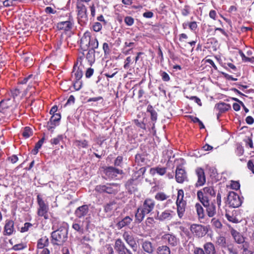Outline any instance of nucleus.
<instances>
[{
  "label": "nucleus",
  "instance_id": "f257e3e1",
  "mask_svg": "<svg viewBox=\"0 0 254 254\" xmlns=\"http://www.w3.org/2000/svg\"><path fill=\"white\" fill-rule=\"evenodd\" d=\"M52 229H56L51 233V243L54 246H62L67 240L68 231L66 227V223L60 222L58 218H52Z\"/></svg>",
  "mask_w": 254,
  "mask_h": 254
},
{
  "label": "nucleus",
  "instance_id": "f03ea898",
  "mask_svg": "<svg viewBox=\"0 0 254 254\" xmlns=\"http://www.w3.org/2000/svg\"><path fill=\"white\" fill-rule=\"evenodd\" d=\"M99 43L95 37H91L89 32H86L80 40V46L84 50L88 49L94 50L98 48Z\"/></svg>",
  "mask_w": 254,
  "mask_h": 254
},
{
  "label": "nucleus",
  "instance_id": "7ed1b4c3",
  "mask_svg": "<svg viewBox=\"0 0 254 254\" xmlns=\"http://www.w3.org/2000/svg\"><path fill=\"white\" fill-rule=\"evenodd\" d=\"M37 198L39 206L37 211L38 215L40 217H43L45 219H48L49 218L48 205L45 203L39 194L37 195Z\"/></svg>",
  "mask_w": 254,
  "mask_h": 254
},
{
  "label": "nucleus",
  "instance_id": "20e7f679",
  "mask_svg": "<svg viewBox=\"0 0 254 254\" xmlns=\"http://www.w3.org/2000/svg\"><path fill=\"white\" fill-rule=\"evenodd\" d=\"M91 225V221L89 218H86L85 220L81 222L80 220L75 221L72 225V228L79 233L83 234L84 232V226L86 231H88Z\"/></svg>",
  "mask_w": 254,
  "mask_h": 254
},
{
  "label": "nucleus",
  "instance_id": "39448f33",
  "mask_svg": "<svg viewBox=\"0 0 254 254\" xmlns=\"http://www.w3.org/2000/svg\"><path fill=\"white\" fill-rule=\"evenodd\" d=\"M77 8L78 22L81 25L85 24L88 21L87 8L81 2L77 3Z\"/></svg>",
  "mask_w": 254,
  "mask_h": 254
},
{
  "label": "nucleus",
  "instance_id": "423d86ee",
  "mask_svg": "<svg viewBox=\"0 0 254 254\" xmlns=\"http://www.w3.org/2000/svg\"><path fill=\"white\" fill-rule=\"evenodd\" d=\"M75 216L79 219H84L89 218L90 220V214L89 207L88 205L84 204L78 207L74 211Z\"/></svg>",
  "mask_w": 254,
  "mask_h": 254
},
{
  "label": "nucleus",
  "instance_id": "0eeeda50",
  "mask_svg": "<svg viewBox=\"0 0 254 254\" xmlns=\"http://www.w3.org/2000/svg\"><path fill=\"white\" fill-rule=\"evenodd\" d=\"M95 190L100 193L106 192L109 194L115 193L118 191V185L116 184L98 185Z\"/></svg>",
  "mask_w": 254,
  "mask_h": 254
},
{
  "label": "nucleus",
  "instance_id": "6e6552de",
  "mask_svg": "<svg viewBox=\"0 0 254 254\" xmlns=\"http://www.w3.org/2000/svg\"><path fill=\"white\" fill-rule=\"evenodd\" d=\"M227 199L230 206L234 208L238 207L242 204V201L239 196L234 191H231L229 193Z\"/></svg>",
  "mask_w": 254,
  "mask_h": 254
},
{
  "label": "nucleus",
  "instance_id": "1a4fd4ad",
  "mask_svg": "<svg viewBox=\"0 0 254 254\" xmlns=\"http://www.w3.org/2000/svg\"><path fill=\"white\" fill-rule=\"evenodd\" d=\"M161 239L171 247H176L180 243L179 239L172 233L165 234L162 236Z\"/></svg>",
  "mask_w": 254,
  "mask_h": 254
},
{
  "label": "nucleus",
  "instance_id": "9d476101",
  "mask_svg": "<svg viewBox=\"0 0 254 254\" xmlns=\"http://www.w3.org/2000/svg\"><path fill=\"white\" fill-rule=\"evenodd\" d=\"M114 248L119 254H132L131 251L126 247L123 241L120 238L116 240Z\"/></svg>",
  "mask_w": 254,
  "mask_h": 254
},
{
  "label": "nucleus",
  "instance_id": "9b49d317",
  "mask_svg": "<svg viewBox=\"0 0 254 254\" xmlns=\"http://www.w3.org/2000/svg\"><path fill=\"white\" fill-rule=\"evenodd\" d=\"M123 238L133 251L136 250L137 244L133 235L130 232L125 231L123 234Z\"/></svg>",
  "mask_w": 254,
  "mask_h": 254
},
{
  "label": "nucleus",
  "instance_id": "f8f14e48",
  "mask_svg": "<svg viewBox=\"0 0 254 254\" xmlns=\"http://www.w3.org/2000/svg\"><path fill=\"white\" fill-rule=\"evenodd\" d=\"M83 76L82 65L81 62L79 63L78 60L73 66L71 73V77L75 79H81Z\"/></svg>",
  "mask_w": 254,
  "mask_h": 254
},
{
  "label": "nucleus",
  "instance_id": "ddd939ff",
  "mask_svg": "<svg viewBox=\"0 0 254 254\" xmlns=\"http://www.w3.org/2000/svg\"><path fill=\"white\" fill-rule=\"evenodd\" d=\"M155 201L153 199L146 198L143 201L142 205L140 207L142 208L143 211L147 214L153 210L155 207Z\"/></svg>",
  "mask_w": 254,
  "mask_h": 254
},
{
  "label": "nucleus",
  "instance_id": "4468645a",
  "mask_svg": "<svg viewBox=\"0 0 254 254\" xmlns=\"http://www.w3.org/2000/svg\"><path fill=\"white\" fill-rule=\"evenodd\" d=\"M104 173L109 179H113L116 178L118 175L122 174L123 171L113 167H109L104 170Z\"/></svg>",
  "mask_w": 254,
  "mask_h": 254
},
{
  "label": "nucleus",
  "instance_id": "2eb2a0df",
  "mask_svg": "<svg viewBox=\"0 0 254 254\" xmlns=\"http://www.w3.org/2000/svg\"><path fill=\"white\" fill-rule=\"evenodd\" d=\"M61 118V117L60 114L57 113L52 115L47 124L48 129L53 131L55 127L58 125Z\"/></svg>",
  "mask_w": 254,
  "mask_h": 254
},
{
  "label": "nucleus",
  "instance_id": "dca6fc26",
  "mask_svg": "<svg viewBox=\"0 0 254 254\" xmlns=\"http://www.w3.org/2000/svg\"><path fill=\"white\" fill-rule=\"evenodd\" d=\"M195 173L197 177V181L196 183V186H203L206 181L203 170L200 168H197L195 170Z\"/></svg>",
  "mask_w": 254,
  "mask_h": 254
},
{
  "label": "nucleus",
  "instance_id": "f3484780",
  "mask_svg": "<svg viewBox=\"0 0 254 254\" xmlns=\"http://www.w3.org/2000/svg\"><path fill=\"white\" fill-rule=\"evenodd\" d=\"M176 180L179 183H183L187 179V174L184 169L178 167L176 170Z\"/></svg>",
  "mask_w": 254,
  "mask_h": 254
},
{
  "label": "nucleus",
  "instance_id": "a211bd4d",
  "mask_svg": "<svg viewBox=\"0 0 254 254\" xmlns=\"http://www.w3.org/2000/svg\"><path fill=\"white\" fill-rule=\"evenodd\" d=\"M175 212L171 210H165L158 216L160 221L170 220L175 215Z\"/></svg>",
  "mask_w": 254,
  "mask_h": 254
},
{
  "label": "nucleus",
  "instance_id": "6ab92c4d",
  "mask_svg": "<svg viewBox=\"0 0 254 254\" xmlns=\"http://www.w3.org/2000/svg\"><path fill=\"white\" fill-rule=\"evenodd\" d=\"M231 233L235 242L238 244L243 245L244 243H248L245 241L244 237L236 230L232 229Z\"/></svg>",
  "mask_w": 254,
  "mask_h": 254
},
{
  "label": "nucleus",
  "instance_id": "aec40b11",
  "mask_svg": "<svg viewBox=\"0 0 254 254\" xmlns=\"http://www.w3.org/2000/svg\"><path fill=\"white\" fill-rule=\"evenodd\" d=\"M49 245V239L47 236H44L39 239L37 241V250L45 249Z\"/></svg>",
  "mask_w": 254,
  "mask_h": 254
},
{
  "label": "nucleus",
  "instance_id": "412c9836",
  "mask_svg": "<svg viewBox=\"0 0 254 254\" xmlns=\"http://www.w3.org/2000/svg\"><path fill=\"white\" fill-rule=\"evenodd\" d=\"M205 207L206 208L207 214L209 217H212L215 216L216 213V208L214 202H212L209 203Z\"/></svg>",
  "mask_w": 254,
  "mask_h": 254
},
{
  "label": "nucleus",
  "instance_id": "4be33fe9",
  "mask_svg": "<svg viewBox=\"0 0 254 254\" xmlns=\"http://www.w3.org/2000/svg\"><path fill=\"white\" fill-rule=\"evenodd\" d=\"M143 250L147 253L151 254L154 252V247L152 243L149 241H144L142 243Z\"/></svg>",
  "mask_w": 254,
  "mask_h": 254
},
{
  "label": "nucleus",
  "instance_id": "5701e85b",
  "mask_svg": "<svg viewBox=\"0 0 254 254\" xmlns=\"http://www.w3.org/2000/svg\"><path fill=\"white\" fill-rule=\"evenodd\" d=\"M14 230V222L12 220H7L4 226L5 235H10Z\"/></svg>",
  "mask_w": 254,
  "mask_h": 254
},
{
  "label": "nucleus",
  "instance_id": "b1692460",
  "mask_svg": "<svg viewBox=\"0 0 254 254\" xmlns=\"http://www.w3.org/2000/svg\"><path fill=\"white\" fill-rule=\"evenodd\" d=\"M132 218L129 216H126L122 220L120 221L117 224V226L119 229L128 226L132 221Z\"/></svg>",
  "mask_w": 254,
  "mask_h": 254
},
{
  "label": "nucleus",
  "instance_id": "393cba45",
  "mask_svg": "<svg viewBox=\"0 0 254 254\" xmlns=\"http://www.w3.org/2000/svg\"><path fill=\"white\" fill-rule=\"evenodd\" d=\"M146 214H147L143 211V210L140 207H138L135 213V222L139 223L142 222Z\"/></svg>",
  "mask_w": 254,
  "mask_h": 254
},
{
  "label": "nucleus",
  "instance_id": "a878e982",
  "mask_svg": "<svg viewBox=\"0 0 254 254\" xmlns=\"http://www.w3.org/2000/svg\"><path fill=\"white\" fill-rule=\"evenodd\" d=\"M166 170L167 168L165 167L157 166L156 167L151 168L150 169V173L152 175H154L157 173L160 176H163L166 174Z\"/></svg>",
  "mask_w": 254,
  "mask_h": 254
},
{
  "label": "nucleus",
  "instance_id": "bb28decb",
  "mask_svg": "<svg viewBox=\"0 0 254 254\" xmlns=\"http://www.w3.org/2000/svg\"><path fill=\"white\" fill-rule=\"evenodd\" d=\"M57 27L59 29L68 31L72 27V23L69 21L60 22L57 24Z\"/></svg>",
  "mask_w": 254,
  "mask_h": 254
},
{
  "label": "nucleus",
  "instance_id": "cd10ccee",
  "mask_svg": "<svg viewBox=\"0 0 254 254\" xmlns=\"http://www.w3.org/2000/svg\"><path fill=\"white\" fill-rule=\"evenodd\" d=\"M215 108L221 113H224L231 109V106L229 104L221 102L216 104Z\"/></svg>",
  "mask_w": 254,
  "mask_h": 254
},
{
  "label": "nucleus",
  "instance_id": "c85d7f7f",
  "mask_svg": "<svg viewBox=\"0 0 254 254\" xmlns=\"http://www.w3.org/2000/svg\"><path fill=\"white\" fill-rule=\"evenodd\" d=\"M203 248L206 254H216L215 247L212 243L205 244Z\"/></svg>",
  "mask_w": 254,
  "mask_h": 254
},
{
  "label": "nucleus",
  "instance_id": "c756f323",
  "mask_svg": "<svg viewBox=\"0 0 254 254\" xmlns=\"http://www.w3.org/2000/svg\"><path fill=\"white\" fill-rule=\"evenodd\" d=\"M176 204L178 215L180 218H182L186 210V203H176Z\"/></svg>",
  "mask_w": 254,
  "mask_h": 254
},
{
  "label": "nucleus",
  "instance_id": "7c9ffc66",
  "mask_svg": "<svg viewBox=\"0 0 254 254\" xmlns=\"http://www.w3.org/2000/svg\"><path fill=\"white\" fill-rule=\"evenodd\" d=\"M197 195L198 198L200 200L203 205L205 207L206 205L209 204L210 203L208 199V198L204 195L202 191L199 190L197 192Z\"/></svg>",
  "mask_w": 254,
  "mask_h": 254
},
{
  "label": "nucleus",
  "instance_id": "2f4dec72",
  "mask_svg": "<svg viewBox=\"0 0 254 254\" xmlns=\"http://www.w3.org/2000/svg\"><path fill=\"white\" fill-rule=\"evenodd\" d=\"M190 230L198 237L203 236V233L201 232L202 227L200 225L196 224L192 225L191 226Z\"/></svg>",
  "mask_w": 254,
  "mask_h": 254
},
{
  "label": "nucleus",
  "instance_id": "473e14b6",
  "mask_svg": "<svg viewBox=\"0 0 254 254\" xmlns=\"http://www.w3.org/2000/svg\"><path fill=\"white\" fill-rule=\"evenodd\" d=\"M157 254H171L170 248L166 245L159 246L156 250Z\"/></svg>",
  "mask_w": 254,
  "mask_h": 254
},
{
  "label": "nucleus",
  "instance_id": "72a5a7b5",
  "mask_svg": "<svg viewBox=\"0 0 254 254\" xmlns=\"http://www.w3.org/2000/svg\"><path fill=\"white\" fill-rule=\"evenodd\" d=\"M74 144L79 149L87 148L88 146V142L86 140H76L74 141Z\"/></svg>",
  "mask_w": 254,
  "mask_h": 254
},
{
  "label": "nucleus",
  "instance_id": "f704fd0d",
  "mask_svg": "<svg viewBox=\"0 0 254 254\" xmlns=\"http://www.w3.org/2000/svg\"><path fill=\"white\" fill-rule=\"evenodd\" d=\"M95 53L94 50H89L86 54V58L90 65H92L95 62Z\"/></svg>",
  "mask_w": 254,
  "mask_h": 254
},
{
  "label": "nucleus",
  "instance_id": "c9c22d12",
  "mask_svg": "<svg viewBox=\"0 0 254 254\" xmlns=\"http://www.w3.org/2000/svg\"><path fill=\"white\" fill-rule=\"evenodd\" d=\"M147 112L150 114L151 119L152 121L155 122L157 120V113L151 105H149L147 106Z\"/></svg>",
  "mask_w": 254,
  "mask_h": 254
},
{
  "label": "nucleus",
  "instance_id": "e433bc0d",
  "mask_svg": "<svg viewBox=\"0 0 254 254\" xmlns=\"http://www.w3.org/2000/svg\"><path fill=\"white\" fill-rule=\"evenodd\" d=\"M241 249L243 250V254H254L251 248L250 244L248 243H244V245L241 246Z\"/></svg>",
  "mask_w": 254,
  "mask_h": 254
},
{
  "label": "nucleus",
  "instance_id": "4c0bfd02",
  "mask_svg": "<svg viewBox=\"0 0 254 254\" xmlns=\"http://www.w3.org/2000/svg\"><path fill=\"white\" fill-rule=\"evenodd\" d=\"M195 209L199 218H203L204 216V210L202 206L199 203H196L195 205Z\"/></svg>",
  "mask_w": 254,
  "mask_h": 254
},
{
  "label": "nucleus",
  "instance_id": "58836bf2",
  "mask_svg": "<svg viewBox=\"0 0 254 254\" xmlns=\"http://www.w3.org/2000/svg\"><path fill=\"white\" fill-rule=\"evenodd\" d=\"M9 101V99H8L7 100H3L0 102V112L3 113L4 110L7 109L9 106V104L8 103Z\"/></svg>",
  "mask_w": 254,
  "mask_h": 254
},
{
  "label": "nucleus",
  "instance_id": "ea45409f",
  "mask_svg": "<svg viewBox=\"0 0 254 254\" xmlns=\"http://www.w3.org/2000/svg\"><path fill=\"white\" fill-rule=\"evenodd\" d=\"M116 207V204L114 201H111L104 206V210L106 212H111Z\"/></svg>",
  "mask_w": 254,
  "mask_h": 254
},
{
  "label": "nucleus",
  "instance_id": "a19ab883",
  "mask_svg": "<svg viewBox=\"0 0 254 254\" xmlns=\"http://www.w3.org/2000/svg\"><path fill=\"white\" fill-rule=\"evenodd\" d=\"M203 194H209L211 196L214 195L215 194V192L212 187H205L203 189Z\"/></svg>",
  "mask_w": 254,
  "mask_h": 254
},
{
  "label": "nucleus",
  "instance_id": "79ce46f5",
  "mask_svg": "<svg viewBox=\"0 0 254 254\" xmlns=\"http://www.w3.org/2000/svg\"><path fill=\"white\" fill-rule=\"evenodd\" d=\"M177 199L176 203H186L183 199L184 198V191L183 190H179L178 191Z\"/></svg>",
  "mask_w": 254,
  "mask_h": 254
},
{
  "label": "nucleus",
  "instance_id": "37998d69",
  "mask_svg": "<svg viewBox=\"0 0 254 254\" xmlns=\"http://www.w3.org/2000/svg\"><path fill=\"white\" fill-rule=\"evenodd\" d=\"M22 135L26 138L29 137L32 134V131L31 129L28 127H26L24 128L23 131H22Z\"/></svg>",
  "mask_w": 254,
  "mask_h": 254
},
{
  "label": "nucleus",
  "instance_id": "c03bdc74",
  "mask_svg": "<svg viewBox=\"0 0 254 254\" xmlns=\"http://www.w3.org/2000/svg\"><path fill=\"white\" fill-rule=\"evenodd\" d=\"M230 254H238L237 249L232 244H227L225 247Z\"/></svg>",
  "mask_w": 254,
  "mask_h": 254
},
{
  "label": "nucleus",
  "instance_id": "a18cd8bd",
  "mask_svg": "<svg viewBox=\"0 0 254 254\" xmlns=\"http://www.w3.org/2000/svg\"><path fill=\"white\" fill-rule=\"evenodd\" d=\"M211 223L212 225L215 228L220 229L222 226V224L221 222L217 219L213 218L212 219Z\"/></svg>",
  "mask_w": 254,
  "mask_h": 254
},
{
  "label": "nucleus",
  "instance_id": "49530a36",
  "mask_svg": "<svg viewBox=\"0 0 254 254\" xmlns=\"http://www.w3.org/2000/svg\"><path fill=\"white\" fill-rule=\"evenodd\" d=\"M168 197L169 196L164 192H158L155 195V198L158 200L163 201L167 199Z\"/></svg>",
  "mask_w": 254,
  "mask_h": 254
},
{
  "label": "nucleus",
  "instance_id": "de8ad7c7",
  "mask_svg": "<svg viewBox=\"0 0 254 254\" xmlns=\"http://www.w3.org/2000/svg\"><path fill=\"white\" fill-rule=\"evenodd\" d=\"M82 86V82L81 79H75L73 83V87L75 90H79Z\"/></svg>",
  "mask_w": 254,
  "mask_h": 254
},
{
  "label": "nucleus",
  "instance_id": "09e8293b",
  "mask_svg": "<svg viewBox=\"0 0 254 254\" xmlns=\"http://www.w3.org/2000/svg\"><path fill=\"white\" fill-rule=\"evenodd\" d=\"M27 247L26 244L25 243H20L18 244H16L14 245L12 248V250L14 251H20L23 250L24 249L26 248Z\"/></svg>",
  "mask_w": 254,
  "mask_h": 254
},
{
  "label": "nucleus",
  "instance_id": "8fccbe9b",
  "mask_svg": "<svg viewBox=\"0 0 254 254\" xmlns=\"http://www.w3.org/2000/svg\"><path fill=\"white\" fill-rule=\"evenodd\" d=\"M217 243L222 247H226L227 246L226 239L224 237L220 236L217 239Z\"/></svg>",
  "mask_w": 254,
  "mask_h": 254
},
{
  "label": "nucleus",
  "instance_id": "3c124183",
  "mask_svg": "<svg viewBox=\"0 0 254 254\" xmlns=\"http://www.w3.org/2000/svg\"><path fill=\"white\" fill-rule=\"evenodd\" d=\"M32 227V224L29 222L25 223L24 226L21 228L20 232L24 233L29 230V228Z\"/></svg>",
  "mask_w": 254,
  "mask_h": 254
},
{
  "label": "nucleus",
  "instance_id": "603ef678",
  "mask_svg": "<svg viewBox=\"0 0 254 254\" xmlns=\"http://www.w3.org/2000/svg\"><path fill=\"white\" fill-rule=\"evenodd\" d=\"M160 75L164 81H169L170 80L169 74L165 71H160Z\"/></svg>",
  "mask_w": 254,
  "mask_h": 254
},
{
  "label": "nucleus",
  "instance_id": "864d4df0",
  "mask_svg": "<svg viewBox=\"0 0 254 254\" xmlns=\"http://www.w3.org/2000/svg\"><path fill=\"white\" fill-rule=\"evenodd\" d=\"M103 50L104 51L105 56L109 55L111 52L110 48L109 47V44L107 43H103Z\"/></svg>",
  "mask_w": 254,
  "mask_h": 254
},
{
  "label": "nucleus",
  "instance_id": "5fc2aeb1",
  "mask_svg": "<svg viewBox=\"0 0 254 254\" xmlns=\"http://www.w3.org/2000/svg\"><path fill=\"white\" fill-rule=\"evenodd\" d=\"M225 216L228 220L230 222L233 223H238L239 222L236 217L234 216L233 215H231L229 213H226Z\"/></svg>",
  "mask_w": 254,
  "mask_h": 254
},
{
  "label": "nucleus",
  "instance_id": "6e6d98bb",
  "mask_svg": "<svg viewBox=\"0 0 254 254\" xmlns=\"http://www.w3.org/2000/svg\"><path fill=\"white\" fill-rule=\"evenodd\" d=\"M102 25L99 22H95L93 25V29L95 32L100 31L102 29Z\"/></svg>",
  "mask_w": 254,
  "mask_h": 254
},
{
  "label": "nucleus",
  "instance_id": "4d7b16f0",
  "mask_svg": "<svg viewBox=\"0 0 254 254\" xmlns=\"http://www.w3.org/2000/svg\"><path fill=\"white\" fill-rule=\"evenodd\" d=\"M125 22L128 26H131L134 23V19L131 16H127L125 18Z\"/></svg>",
  "mask_w": 254,
  "mask_h": 254
},
{
  "label": "nucleus",
  "instance_id": "13d9d810",
  "mask_svg": "<svg viewBox=\"0 0 254 254\" xmlns=\"http://www.w3.org/2000/svg\"><path fill=\"white\" fill-rule=\"evenodd\" d=\"M244 152L243 147L241 145H238L235 151L236 155L238 156H242Z\"/></svg>",
  "mask_w": 254,
  "mask_h": 254
},
{
  "label": "nucleus",
  "instance_id": "bf43d9fd",
  "mask_svg": "<svg viewBox=\"0 0 254 254\" xmlns=\"http://www.w3.org/2000/svg\"><path fill=\"white\" fill-rule=\"evenodd\" d=\"M63 139L62 135H59L57 137L54 138L51 140V143L52 144L57 145Z\"/></svg>",
  "mask_w": 254,
  "mask_h": 254
},
{
  "label": "nucleus",
  "instance_id": "052dcab7",
  "mask_svg": "<svg viewBox=\"0 0 254 254\" xmlns=\"http://www.w3.org/2000/svg\"><path fill=\"white\" fill-rule=\"evenodd\" d=\"M190 13V8L189 5H185L184 8L182 10V14L186 16L188 15Z\"/></svg>",
  "mask_w": 254,
  "mask_h": 254
},
{
  "label": "nucleus",
  "instance_id": "680f3d73",
  "mask_svg": "<svg viewBox=\"0 0 254 254\" xmlns=\"http://www.w3.org/2000/svg\"><path fill=\"white\" fill-rule=\"evenodd\" d=\"M50 250L47 248L37 250V254H50Z\"/></svg>",
  "mask_w": 254,
  "mask_h": 254
},
{
  "label": "nucleus",
  "instance_id": "e2e57ef3",
  "mask_svg": "<svg viewBox=\"0 0 254 254\" xmlns=\"http://www.w3.org/2000/svg\"><path fill=\"white\" fill-rule=\"evenodd\" d=\"M132 60L130 57H128L126 58L125 61V64L124 67L125 69H128L129 67V64L131 62Z\"/></svg>",
  "mask_w": 254,
  "mask_h": 254
},
{
  "label": "nucleus",
  "instance_id": "0e129e2a",
  "mask_svg": "<svg viewBox=\"0 0 254 254\" xmlns=\"http://www.w3.org/2000/svg\"><path fill=\"white\" fill-rule=\"evenodd\" d=\"M15 0H5L3 1V5L5 7H9L13 5V2Z\"/></svg>",
  "mask_w": 254,
  "mask_h": 254
},
{
  "label": "nucleus",
  "instance_id": "69168bd1",
  "mask_svg": "<svg viewBox=\"0 0 254 254\" xmlns=\"http://www.w3.org/2000/svg\"><path fill=\"white\" fill-rule=\"evenodd\" d=\"M188 25L190 29L192 31H195L197 28V25L196 22L195 21L190 22L189 23Z\"/></svg>",
  "mask_w": 254,
  "mask_h": 254
},
{
  "label": "nucleus",
  "instance_id": "338daca9",
  "mask_svg": "<svg viewBox=\"0 0 254 254\" xmlns=\"http://www.w3.org/2000/svg\"><path fill=\"white\" fill-rule=\"evenodd\" d=\"M94 73V69L92 68H88L86 71L85 76L86 78H90Z\"/></svg>",
  "mask_w": 254,
  "mask_h": 254
},
{
  "label": "nucleus",
  "instance_id": "774afa93",
  "mask_svg": "<svg viewBox=\"0 0 254 254\" xmlns=\"http://www.w3.org/2000/svg\"><path fill=\"white\" fill-rule=\"evenodd\" d=\"M248 168L254 174V164L252 160H249L248 162Z\"/></svg>",
  "mask_w": 254,
  "mask_h": 254
}]
</instances>
